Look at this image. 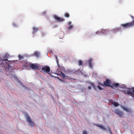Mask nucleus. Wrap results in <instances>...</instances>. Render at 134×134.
Masks as SVG:
<instances>
[{"instance_id": "1", "label": "nucleus", "mask_w": 134, "mask_h": 134, "mask_svg": "<svg viewBox=\"0 0 134 134\" xmlns=\"http://www.w3.org/2000/svg\"><path fill=\"white\" fill-rule=\"evenodd\" d=\"M131 17L132 19H134V17L131 16ZM121 26L124 28H126L134 26V20H133L132 22H128L126 23L122 24L121 25Z\"/></svg>"}, {"instance_id": "2", "label": "nucleus", "mask_w": 134, "mask_h": 134, "mask_svg": "<svg viewBox=\"0 0 134 134\" xmlns=\"http://www.w3.org/2000/svg\"><path fill=\"white\" fill-rule=\"evenodd\" d=\"M27 121L30 125L32 127H33L34 125V123L31 120L30 117L29 115L27 113H26V115Z\"/></svg>"}, {"instance_id": "3", "label": "nucleus", "mask_w": 134, "mask_h": 134, "mask_svg": "<svg viewBox=\"0 0 134 134\" xmlns=\"http://www.w3.org/2000/svg\"><path fill=\"white\" fill-rule=\"evenodd\" d=\"M50 69L49 67L47 66L43 67L41 69V70L44 72L48 73L50 71Z\"/></svg>"}, {"instance_id": "4", "label": "nucleus", "mask_w": 134, "mask_h": 134, "mask_svg": "<svg viewBox=\"0 0 134 134\" xmlns=\"http://www.w3.org/2000/svg\"><path fill=\"white\" fill-rule=\"evenodd\" d=\"M60 75H61L64 79H68V80H76L74 78H70L68 76H66L63 72H61L60 73Z\"/></svg>"}, {"instance_id": "5", "label": "nucleus", "mask_w": 134, "mask_h": 134, "mask_svg": "<svg viewBox=\"0 0 134 134\" xmlns=\"http://www.w3.org/2000/svg\"><path fill=\"white\" fill-rule=\"evenodd\" d=\"M103 83L104 86H110L111 88L113 87V86H110V83L111 81L110 80L108 79H107L105 81H104Z\"/></svg>"}, {"instance_id": "6", "label": "nucleus", "mask_w": 134, "mask_h": 134, "mask_svg": "<svg viewBox=\"0 0 134 134\" xmlns=\"http://www.w3.org/2000/svg\"><path fill=\"white\" fill-rule=\"evenodd\" d=\"M30 67L32 69H38L39 67L38 65L35 64H31L30 65Z\"/></svg>"}, {"instance_id": "7", "label": "nucleus", "mask_w": 134, "mask_h": 134, "mask_svg": "<svg viewBox=\"0 0 134 134\" xmlns=\"http://www.w3.org/2000/svg\"><path fill=\"white\" fill-rule=\"evenodd\" d=\"M54 17L55 19L58 22H62L65 20L64 19L59 17L57 15L54 16Z\"/></svg>"}, {"instance_id": "8", "label": "nucleus", "mask_w": 134, "mask_h": 134, "mask_svg": "<svg viewBox=\"0 0 134 134\" xmlns=\"http://www.w3.org/2000/svg\"><path fill=\"white\" fill-rule=\"evenodd\" d=\"M115 113L119 115L120 117H122L123 115V113L118 109H116L115 111Z\"/></svg>"}, {"instance_id": "9", "label": "nucleus", "mask_w": 134, "mask_h": 134, "mask_svg": "<svg viewBox=\"0 0 134 134\" xmlns=\"http://www.w3.org/2000/svg\"><path fill=\"white\" fill-rule=\"evenodd\" d=\"M8 58V55L7 54H5L4 56V59H3L1 58H0V63L1 62H3L4 61L6 62L8 61L7 58Z\"/></svg>"}, {"instance_id": "10", "label": "nucleus", "mask_w": 134, "mask_h": 134, "mask_svg": "<svg viewBox=\"0 0 134 134\" xmlns=\"http://www.w3.org/2000/svg\"><path fill=\"white\" fill-rule=\"evenodd\" d=\"M96 125L97 126L99 127L100 129H102L104 130H106L107 129L106 128L104 127V126L103 125H99L96 124Z\"/></svg>"}, {"instance_id": "11", "label": "nucleus", "mask_w": 134, "mask_h": 134, "mask_svg": "<svg viewBox=\"0 0 134 134\" xmlns=\"http://www.w3.org/2000/svg\"><path fill=\"white\" fill-rule=\"evenodd\" d=\"M92 60L91 59H90L89 60H88V62L89 67L90 68H91L92 67Z\"/></svg>"}, {"instance_id": "12", "label": "nucleus", "mask_w": 134, "mask_h": 134, "mask_svg": "<svg viewBox=\"0 0 134 134\" xmlns=\"http://www.w3.org/2000/svg\"><path fill=\"white\" fill-rule=\"evenodd\" d=\"M121 28L120 27H116L113 29V30L114 31H117L120 30L121 29Z\"/></svg>"}, {"instance_id": "13", "label": "nucleus", "mask_w": 134, "mask_h": 134, "mask_svg": "<svg viewBox=\"0 0 134 134\" xmlns=\"http://www.w3.org/2000/svg\"><path fill=\"white\" fill-rule=\"evenodd\" d=\"M35 55L37 57H38L40 55L39 53L37 52H34Z\"/></svg>"}, {"instance_id": "14", "label": "nucleus", "mask_w": 134, "mask_h": 134, "mask_svg": "<svg viewBox=\"0 0 134 134\" xmlns=\"http://www.w3.org/2000/svg\"><path fill=\"white\" fill-rule=\"evenodd\" d=\"M90 83V85L94 89V90L96 89V87L94 85L93 83L91 82Z\"/></svg>"}, {"instance_id": "15", "label": "nucleus", "mask_w": 134, "mask_h": 134, "mask_svg": "<svg viewBox=\"0 0 134 134\" xmlns=\"http://www.w3.org/2000/svg\"><path fill=\"white\" fill-rule=\"evenodd\" d=\"M78 63L79 66L82 65L83 64V63L82 61L81 60H79L78 62Z\"/></svg>"}, {"instance_id": "16", "label": "nucleus", "mask_w": 134, "mask_h": 134, "mask_svg": "<svg viewBox=\"0 0 134 134\" xmlns=\"http://www.w3.org/2000/svg\"><path fill=\"white\" fill-rule=\"evenodd\" d=\"M33 31L35 32H36L38 30V28L35 27H33Z\"/></svg>"}, {"instance_id": "17", "label": "nucleus", "mask_w": 134, "mask_h": 134, "mask_svg": "<svg viewBox=\"0 0 134 134\" xmlns=\"http://www.w3.org/2000/svg\"><path fill=\"white\" fill-rule=\"evenodd\" d=\"M64 16L68 18L69 17L70 15L68 13H66L65 14Z\"/></svg>"}, {"instance_id": "18", "label": "nucleus", "mask_w": 134, "mask_h": 134, "mask_svg": "<svg viewBox=\"0 0 134 134\" xmlns=\"http://www.w3.org/2000/svg\"><path fill=\"white\" fill-rule=\"evenodd\" d=\"M119 85V84L118 83H115L113 85V86L115 87H116Z\"/></svg>"}, {"instance_id": "19", "label": "nucleus", "mask_w": 134, "mask_h": 134, "mask_svg": "<svg viewBox=\"0 0 134 134\" xmlns=\"http://www.w3.org/2000/svg\"><path fill=\"white\" fill-rule=\"evenodd\" d=\"M113 104L115 107H117L119 104H118L116 102H114L113 103Z\"/></svg>"}, {"instance_id": "20", "label": "nucleus", "mask_w": 134, "mask_h": 134, "mask_svg": "<svg viewBox=\"0 0 134 134\" xmlns=\"http://www.w3.org/2000/svg\"><path fill=\"white\" fill-rule=\"evenodd\" d=\"M18 58H19V60H20L23 58V57L20 55H18Z\"/></svg>"}, {"instance_id": "21", "label": "nucleus", "mask_w": 134, "mask_h": 134, "mask_svg": "<svg viewBox=\"0 0 134 134\" xmlns=\"http://www.w3.org/2000/svg\"><path fill=\"white\" fill-rule=\"evenodd\" d=\"M97 87H98L100 90H102L103 89V88L99 86H98Z\"/></svg>"}, {"instance_id": "22", "label": "nucleus", "mask_w": 134, "mask_h": 134, "mask_svg": "<svg viewBox=\"0 0 134 134\" xmlns=\"http://www.w3.org/2000/svg\"><path fill=\"white\" fill-rule=\"evenodd\" d=\"M98 84L99 85H101V86H104V83L103 84V83H101L100 82H98Z\"/></svg>"}, {"instance_id": "23", "label": "nucleus", "mask_w": 134, "mask_h": 134, "mask_svg": "<svg viewBox=\"0 0 134 134\" xmlns=\"http://www.w3.org/2000/svg\"><path fill=\"white\" fill-rule=\"evenodd\" d=\"M73 28V26L72 25H71L68 28V29L69 30H70V29H72Z\"/></svg>"}, {"instance_id": "24", "label": "nucleus", "mask_w": 134, "mask_h": 134, "mask_svg": "<svg viewBox=\"0 0 134 134\" xmlns=\"http://www.w3.org/2000/svg\"><path fill=\"white\" fill-rule=\"evenodd\" d=\"M108 32V31L107 30H103L102 32H104V34H106V32Z\"/></svg>"}, {"instance_id": "25", "label": "nucleus", "mask_w": 134, "mask_h": 134, "mask_svg": "<svg viewBox=\"0 0 134 134\" xmlns=\"http://www.w3.org/2000/svg\"><path fill=\"white\" fill-rule=\"evenodd\" d=\"M108 130L110 132V133H112V132L111 131V129L110 128H108Z\"/></svg>"}, {"instance_id": "26", "label": "nucleus", "mask_w": 134, "mask_h": 134, "mask_svg": "<svg viewBox=\"0 0 134 134\" xmlns=\"http://www.w3.org/2000/svg\"><path fill=\"white\" fill-rule=\"evenodd\" d=\"M83 134H87V133L86 131H83Z\"/></svg>"}, {"instance_id": "27", "label": "nucleus", "mask_w": 134, "mask_h": 134, "mask_svg": "<svg viewBox=\"0 0 134 134\" xmlns=\"http://www.w3.org/2000/svg\"><path fill=\"white\" fill-rule=\"evenodd\" d=\"M14 78H15V79H16V80L18 79V78H17V77L16 76H14Z\"/></svg>"}, {"instance_id": "28", "label": "nucleus", "mask_w": 134, "mask_h": 134, "mask_svg": "<svg viewBox=\"0 0 134 134\" xmlns=\"http://www.w3.org/2000/svg\"><path fill=\"white\" fill-rule=\"evenodd\" d=\"M88 88L89 90H90L91 89V87L90 86H89L88 87Z\"/></svg>"}, {"instance_id": "29", "label": "nucleus", "mask_w": 134, "mask_h": 134, "mask_svg": "<svg viewBox=\"0 0 134 134\" xmlns=\"http://www.w3.org/2000/svg\"><path fill=\"white\" fill-rule=\"evenodd\" d=\"M71 23V22H70L69 23V24L70 25Z\"/></svg>"}, {"instance_id": "30", "label": "nucleus", "mask_w": 134, "mask_h": 134, "mask_svg": "<svg viewBox=\"0 0 134 134\" xmlns=\"http://www.w3.org/2000/svg\"><path fill=\"white\" fill-rule=\"evenodd\" d=\"M75 80H70V81H71V82H72L73 81H75Z\"/></svg>"}, {"instance_id": "31", "label": "nucleus", "mask_w": 134, "mask_h": 134, "mask_svg": "<svg viewBox=\"0 0 134 134\" xmlns=\"http://www.w3.org/2000/svg\"><path fill=\"white\" fill-rule=\"evenodd\" d=\"M59 80H60V79H59V77H57Z\"/></svg>"}, {"instance_id": "32", "label": "nucleus", "mask_w": 134, "mask_h": 134, "mask_svg": "<svg viewBox=\"0 0 134 134\" xmlns=\"http://www.w3.org/2000/svg\"><path fill=\"white\" fill-rule=\"evenodd\" d=\"M13 25L14 26H15V25L14 24H13Z\"/></svg>"}, {"instance_id": "33", "label": "nucleus", "mask_w": 134, "mask_h": 134, "mask_svg": "<svg viewBox=\"0 0 134 134\" xmlns=\"http://www.w3.org/2000/svg\"><path fill=\"white\" fill-rule=\"evenodd\" d=\"M102 32H98V33H99V32H100V33H102Z\"/></svg>"}, {"instance_id": "34", "label": "nucleus", "mask_w": 134, "mask_h": 134, "mask_svg": "<svg viewBox=\"0 0 134 134\" xmlns=\"http://www.w3.org/2000/svg\"><path fill=\"white\" fill-rule=\"evenodd\" d=\"M2 63H1L0 64H2Z\"/></svg>"}, {"instance_id": "35", "label": "nucleus", "mask_w": 134, "mask_h": 134, "mask_svg": "<svg viewBox=\"0 0 134 134\" xmlns=\"http://www.w3.org/2000/svg\"><path fill=\"white\" fill-rule=\"evenodd\" d=\"M111 134H113L112 133H111Z\"/></svg>"}]
</instances>
